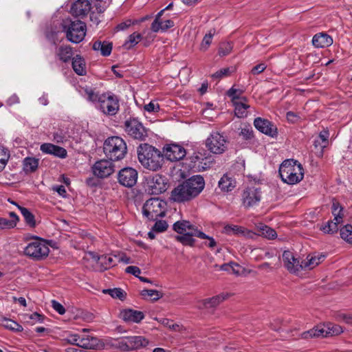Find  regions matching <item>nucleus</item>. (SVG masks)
Here are the masks:
<instances>
[{
    "mask_svg": "<svg viewBox=\"0 0 352 352\" xmlns=\"http://www.w3.org/2000/svg\"><path fill=\"white\" fill-rule=\"evenodd\" d=\"M138 155L140 164L150 170L156 171L163 164L164 155L150 144H140L138 148Z\"/></svg>",
    "mask_w": 352,
    "mask_h": 352,
    "instance_id": "obj_1",
    "label": "nucleus"
},
{
    "mask_svg": "<svg viewBox=\"0 0 352 352\" xmlns=\"http://www.w3.org/2000/svg\"><path fill=\"white\" fill-rule=\"evenodd\" d=\"M278 172L282 181L289 185L299 183L304 177L302 166L292 159L285 160L280 164Z\"/></svg>",
    "mask_w": 352,
    "mask_h": 352,
    "instance_id": "obj_2",
    "label": "nucleus"
},
{
    "mask_svg": "<svg viewBox=\"0 0 352 352\" xmlns=\"http://www.w3.org/2000/svg\"><path fill=\"white\" fill-rule=\"evenodd\" d=\"M103 151L109 160L119 161L122 160L126 154V144L118 136L110 137L104 141Z\"/></svg>",
    "mask_w": 352,
    "mask_h": 352,
    "instance_id": "obj_3",
    "label": "nucleus"
},
{
    "mask_svg": "<svg viewBox=\"0 0 352 352\" xmlns=\"http://www.w3.org/2000/svg\"><path fill=\"white\" fill-rule=\"evenodd\" d=\"M62 30L65 33L67 39L73 43H79L86 35L87 26L81 21H72L70 19L63 20L61 23Z\"/></svg>",
    "mask_w": 352,
    "mask_h": 352,
    "instance_id": "obj_4",
    "label": "nucleus"
},
{
    "mask_svg": "<svg viewBox=\"0 0 352 352\" xmlns=\"http://www.w3.org/2000/svg\"><path fill=\"white\" fill-rule=\"evenodd\" d=\"M166 202L160 198H151L143 205L142 214L148 220L154 221L165 216Z\"/></svg>",
    "mask_w": 352,
    "mask_h": 352,
    "instance_id": "obj_5",
    "label": "nucleus"
},
{
    "mask_svg": "<svg viewBox=\"0 0 352 352\" xmlns=\"http://www.w3.org/2000/svg\"><path fill=\"white\" fill-rule=\"evenodd\" d=\"M96 107L104 114L114 116L119 111V99L117 96L111 92L102 94Z\"/></svg>",
    "mask_w": 352,
    "mask_h": 352,
    "instance_id": "obj_6",
    "label": "nucleus"
},
{
    "mask_svg": "<svg viewBox=\"0 0 352 352\" xmlns=\"http://www.w3.org/2000/svg\"><path fill=\"white\" fill-rule=\"evenodd\" d=\"M50 252V248L46 241L42 239H37L28 243L24 250L25 255L40 261L45 258Z\"/></svg>",
    "mask_w": 352,
    "mask_h": 352,
    "instance_id": "obj_7",
    "label": "nucleus"
},
{
    "mask_svg": "<svg viewBox=\"0 0 352 352\" xmlns=\"http://www.w3.org/2000/svg\"><path fill=\"white\" fill-rule=\"evenodd\" d=\"M149 340L142 336H127L118 340L117 346L124 351L139 350L146 347Z\"/></svg>",
    "mask_w": 352,
    "mask_h": 352,
    "instance_id": "obj_8",
    "label": "nucleus"
},
{
    "mask_svg": "<svg viewBox=\"0 0 352 352\" xmlns=\"http://www.w3.org/2000/svg\"><path fill=\"white\" fill-rule=\"evenodd\" d=\"M262 192L260 187L250 186L241 193V204L245 208H250L258 205L261 200Z\"/></svg>",
    "mask_w": 352,
    "mask_h": 352,
    "instance_id": "obj_9",
    "label": "nucleus"
},
{
    "mask_svg": "<svg viewBox=\"0 0 352 352\" xmlns=\"http://www.w3.org/2000/svg\"><path fill=\"white\" fill-rule=\"evenodd\" d=\"M227 140L217 131L212 132L206 141V147L214 154H221L227 149Z\"/></svg>",
    "mask_w": 352,
    "mask_h": 352,
    "instance_id": "obj_10",
    "label": "nucleus"
},
{
    "mask_svg": "<svg viewBox=\"0 0 352 352\" xmlns=\"http://www.w3.org/2000/svg\"><path fill=\"white\" fill-rule=\"evenodd\" d=\"M93 7L89 0H78L72 6L70 12L75 16L84 17L91 12L90 19L98 24L100 19L96 16L95 10L91 11Z\"/></svg>",
    "mask_w": 352,
    "mask_h": 352,
    "instance_id": "obj_11",
    "label": "nucleus"
},
{
    "mask_svg": "<svg viewBox=\"0 0 352 352\" xmlns=\"http://www.w3.org/2000/svg\"><path fill=\"white\" fill-rule=\"evenodd\" d=\"M125 131L134 139L143 140L147 133L143 124L136 118H130L124 122Z\"/></svg>",
    "mask_w": 352,
    "mask_h": 352,
    "instance_id": "obj_12",
    "label": "nucleus"
},
{
    "mask_svg": "<svg viewBox=\"0 0 352 352\" xmlns=\"http://www.w3.org/2000/svg\"><path fill=\"white\" fill-rule=\"evenodd\" d=\"M114 167L111 160H101L94 164L92 170L95 176L104 178L110 176L114 172Z\"/></svg>",
    "mask_w": 352,
    "mask_h": 352,
    "instance_id": "obj_13",
    "label": "nucleus"
},
{
    "mask_svg": "<svg viewBox=\"0 0 352 352\" xmlns=\"http://www.w3.org/2000/svg\"><path fill=\"white\" fill-rule=\"evenodd\" d=\"M118 179L122 186L131 188L137 182L138 172L131 167L124 168L119 171Z\"/></svg>",
    "mask_w": 352,
    "mask_h": 352,
    "instance_id": "obj_14",
    "label": "nucleus"
},
{
    "mask_svg": "<svg viewBox=\"0 0 352 352\" xmlns=\"http://www.w3.org/2000/svg\"><path fill=\"white\" fill-rule=\"evenodd\" d=\"M192 198L196 197L204 189L205 182L201 175H195L183 182Z\"/></svg>",
    "mask_w": 352,
    "mask_h": 352,
    "instance_id": "obj_15",
    "label": "nucleus"
},
{
    "mask_svg": "<svg viewBox=\"0 0 352 352\" xmlns=\"http://www.w3.org/2000/svg\"><path fill=\"white\" fill-rule=\"evenodd\" d=\"M163 153L164 156L171 162L182 160L186 154L185 148L177 144L166 145L164 148Z\"/></svg>",
    "mask_w": 352,
    "mask_h": 352,
    "instance_id": "obj_16",
    "label": "nucleus"
},
{
    "mask_svg": "<svg viewBox=\"0 0 352 352\" xmlns=\"http://www.w3.org/2000/svg\"><path fill=\"white\" fill-rule=\"evenodd\" d=\"M284 267L292 274H297L300 271V262L295 254L289 250L284 251L282 254Z\"/></svg>",
    "mask_w": 352,
    "mask_h": 352,
    "instance_id": "obj_17",
    "label": "nucleus"
},
{
    "mask_svg": "<svg viewBox=\"0 0 352 352\" xmlns=\"http://www.w3.org/2000/svg\"><path fill=\"white\" fill-rule=\"evenodd\" d=\"M148 188L151 194L159 195L167 189V183L164 177L156 174L148 181Z\"/></svg>",
    "mask_w": 352,
    "mask_h": 352,
    "instance_id": "obj_18",
    "label": "nucleus"
},
{
    "mask_svg": "<svg viewBox=\"0 0 352 352\" xmlns=\"http://www.w3.org/2000/svg\"><path fill=\"white\" fill-rule=\"evenodd\" d=\"M79 346L85 349H103L104 344L98 338L89 335H81Z\"/></svg>",
    "mask_w": 352,
    "mask_h": 352,
    "instance_id": "obj_19",
    "label": "nucleus"
},
{
    "mask_svg": "<svg viewBox=\"0 0 352 352\" xmlns=\"http://www.w3.org/2000/svg\"><path fill=\"white\" fill-rule=\"evenodd\" d=\"M254 125L256 129L265 135L271 137H274L277 135L276 127L267 120L256 118L254 119Z\"/></svg>",
    "mask_w": 352,
    "mask_h": 352,
    "instance_id": "obj_20",
    "label": "nucleus"
},
{
    "mask_svg": "<svg viewBox=\"0 0 352 352\" xmlns=\"http://www.w3.org/2000/svg\"><path fill=\"white\" fill-rule=\"evenodd\" d=\"M324 259V255L319 254H309L305 259L300 262L301 270H311L321 263Z\"/></svg>",
    "mask_w": 352,
    "mask_h": 352,
    "instance_id": "obj_21",
    "label": "nucleus"
},
{
    "mask_svg": "<svg viewBox=\"0 0 352 352\" xmlns=\"http://www.w3.org/2000/svg\"><path fill=\"white\" fill-rule=\"evenodd\" d=\"M120 317L125 322L138 323L144 319V314L142 311L128 309L121 311Z\"/></svg>",
    "mask_w": 352,
    "mask_h": 352,
    "instance_id": "obj_22",
    "label": "nucleus"
},
{
    "mask_svg": "<svg viewBox=\"0 0 352 352\" xmlns=\"http://www.w3.org/2000/svg\"><path fill=\"white\" fill-rule=\"evenodd\" d=\"M41 151L43 153L53 155L60 158H65L67 157V151L60 146L54 145L51 143H44L41 145Z\"/></svg>",
    "mask_w": 352,
    "mask_h": 352,
    "instance_id": "obj_23",
    "label": "nucleus"
},
{
    "mask_svg": "<svg viewBox=\"0 0 352 352\" xmlns=\"http://www.w3.org/2000/svg\"><path fill=\"white\" fill-rule=\"evenodd\" d=\"M227 298V294H221L212 298H206L199 301V305H197V307L199 309L214 308L218 306L223 301H224Z\"/></svg>",
    "mask_w": 352,
    "mask_h": 352,
    "instance_id": "obj_24",
    "label": "nucleus"
},
{
    "mask_svg": "<svg viewBox=\"0 0 352 352\" xmlns=\"http://www.w3.org/2000/svg\"><path fill=\"white\" fill-rule=\"evenodd\" d=\"M181 234L182 235L176 237L177 240L185 245L190 246H193L195 244V240L193 239V236H197L198 238H204L206 236V234L200 230L190 231V232H186Z\"/></svg>",
    "mask_w": 352,
    "mask_h": 352,
    "instance_id": "obj_25",
    "label": "nucleus"
},
{
    "mask_svg": "<svg viewBox=\"0 0 352 352\" xmlns=\"http://www.w3.org/2000/svg\"><path fill=\"white\" fill-rule=\"evenodd\" d=\"M171 199L174 201L184 202L192 199L191 195L186 190V186L182 183L176 187L171 192Z\"/></svg>",
    "mask_w": 352,
    "mask_h": 352,
    "instance_id": "obj_26",
    "label": "nucleus"
},
{
    "mask_svg": "<svg viewBox=\"0 0 352 352\" xmlns=\"http://www.w3.org/2000/svg\"><path fill=\"white\" fill-rule=\"evenodd\" d=\"M312 43L316 47H327L332 45L333 38L327 34L321 32L314 36Z\"/></svg>",
    "mask_w": 352,
    "mask_h": 352,
    "instance_id": "obj_27",
    "label": "nucleus"
},
{
    "mask_svg": "<svg viewBox=\"0 0 352 352\" xmlns=\"http://www.w3.org/2000/svg\"><path fill=\"white\" fill-rule=\"evenodd\" d=\"M301 338L302 339H309L313 338H326L327 337L326 328L324 324L323 325H318L314 328L305 331L300 335Z\"/></svg>",
    "mask_w": 352,
    "mask_h": 352,
    "instance_id": "obj_28",
    "label": "nucleus"
},
{
    "mask_svg": "<svg viewBox=\"0 0 352 352\" xmlns=\"http://www.w3.org/2000/svg\"><path fill=\"white\" fill-rule=\"evenodd\" d=\"M79 91L81 96L86 100L96 104V106L98 104L101 94H99L98 92L96 91L95 89L89 86H85L80 87Z\"/></svg>",
    "mask_w": 352,
    "mask_h": 352,
    "instance_id": "obj_29",
    "label": "nucleus"
},
{
    "mask_svg": "<svg viewBox=\"0 0 352 352\" xmlns=\"http://www.w3.org/2000/svg\"><path fill=\"white\" fill-rule=\"evenodd\" d=\"M173 230L179 234H185L190 231L198 230V228L186 220L178 221L173 224Z\"/></svg>",
    "mask_w": 352,
    "mask_h": 352,
    "instance_id": "obj_30",
    "label": "nucleus"
},
{
    "mask_svg": "<svg viewBox=\"0 0 352 352\" xmlns=\"http://www.w3.org/2000/svg\"><path fill=\"white\" fill-rule=\"evenodd\" d=\"M56 55L63 63L68 62L73 56L72 48L69 45H62L56 48Z\"/></svg>",
    "mask_w": 352,
    "mask_h": 352,
    "instance_id": "obj_31",
    "label": "nucleus"
},
{
    "mask_svg": "<svg viewBox=\"0 0 352 352\" xmlns=\"http://www.w3.org/2000/svg\"><path fill=\"white\" fill-rule=\"evenodd\" d=\"M223 233L228 235L246 236L252 234L250 231H248L243 227L236 225H226L223 227Z\"/></svg>",
    "mask_w": 352,
    "mask_h": 352,
    "instance_id": "obj_32",
    "label": "nucleus"
},
{
    "mask_svg": "<svg viewBox=\"0 0 352 352\" xmlns=\"http://www.w3.org/2000/svg\"><path fill=\"white\" fill-rule=\"evenodd\" d=\"M247 102V98H243L242 100L232 102L234 106V112L237 117L244 118L247 116V109L250 108V105Z\"/></svg>",
    "mask_w": 352,
    "mask_h": 352,
    "instance_id": "obj_33",
    "label": "nucleus"
},
{
    "mask_svg": "<svg viewBox=\"0 0 352 352\" xmlns=\"http://www.w3.org/2000/svg\"><path fill=\"white\" fill-rule=\"evenodd\" d=\"M93 49L95 51H100L104 56H108L112 51V43L108 41H96L93 44Z\"/></svg>",
    "mask_w": 352,
    "mask_h": 352,
    "instance_id": "obj_34",
    "label": "nucleus"
},
{
    "mask_svg": "<svg viewBox=\"0 0 352 352\" xmlns=\"http://www.w3.org/2000/svg\"><path fill=\"white\" fill-rule=\"evenodd\" d=\"M174 25V23L173 21L170 19H167L165 21L160 20L157 21V19H155L151 24V30L155 32H165L170 28H172Z\"/></svg>",
    "mask_w": 352,
    "mask_h": 352,
    "instance_id": "obj_35",
    "label": "nucleus"
},
{
    "mask_svg": "<svg viewBox=\"0 0 352 352\" xmlns=\"http://www.w3.org/2000/svg\"><path fill=\"white\" fill-rule=\"evenodd\" d=\"M72 67L74 72L80 76L86 74L85 60L79 55H76L72 59Z\"/></svg>",
    "mask_w": 352,
    "mask_h": 352,
    "instance_id": "obj_36",
    "label": "nucleus"
},
{
    "mask_svg": "<svg viewBox=\"0 0 352 352\" xmlns=\"http://www.w3.org/2000/svg\"><path fill=\"white\" fill-rule=\"evenodd\" d=\"M117 256L104 254L98 257V263L102 269L107 270L116 265Z\"/></svg>",
    "mask_w": 352,
    "mask_h": 352,
    "instance_id": "obj_37",
    "label": "nucleus"
},
{
    "mask_svg": "<svg viewBox=\"0 0 352 352\" xmlns=\"http://www.w3.org/2000/svg\"><path fill=\"white\" fill-rule=\"evenodd\" d=\"M219 187L223 191H231L235 187V181L228 175H224L219 181Z\"/></svg>",
    "mask_w": 352,
    "mask_h": 352,
    "instance_id": "obj_38",
    "label": "nucleus"
},
{
    "mask_svg": "<svg viewBox=\"0 0 352 352\" xmlns=\"http://www.w3.org/2000/svg\"><path fill=\"white\" fill-rule=\"evenodd\" d=\"M13 204H15L19 208V210L21 211V214L24 217V219L28 225H29L30 227H35L36 226V221L34 219V216L33 214L26 208L21 207L19 205H17L15 202H12Z\"/></svg>",
    "mask_w": 352,
    "mask_h": 352,
    "instance_id": "obj_39",
    "label": "nucleus"
},
{
    "mask_svg": "<svg viewBox=\"0 0 352 352\" xmlns=\"http://www.w3.org/2000/svg\"><path fill=\"white\" fill-rule=\"evenodd\" d=\"M0 322L5 328L15 332H21L23 329V327L16 322L4 317L0 320Z\"/></svg>",
    "mask_w": 352,
    "mask_h": 352,
    "instance_id": "obj_40",
    "label": "nucleus"
},
{
    "mask_svg": "<svg viewBox=\"0 0 352 352\" xmlns=\"http://www.w3.org/2000/svg\"><path fill=\"white\" fill-rule=\"evenodd\" d=\"M332 214L333 220L337 222H343L344 217V208L340 206L338 202L333 201L331 207Z\"/></svg>",
    "mask_w": 352,
    "mask_h": 352,
    "instance_id": "obj_41",
    "label": "nucleus"
},
{
    "mask_svg": "<svg viewBox=\"0 0 352 352\" xmlns=\"http://www.w3.org/2000/svg\"><path fill=\"white\" fill-rule=\"evenodd\" d=\"M258 234L268 239H273L276 236V232L267 226L260 224L257 226Z\"/></svg>",
    "mask_w": 352,
    "mask_h": 352,
    "instance_id": "obj_42",
    "label": "nucleus"
},
{
    "mask_svg": "<svg viewBox=\"0 0 352 352\" xmlns=\"http://www.w3.org/2000/svg\"><path fill=\"white\" fill-rule=\"evenodd\" d=\"M142 39V35L140 33L134 32L131 34L124 42L123 47L129 50L137 45Z\"/></svg>",
    "mask_w": 352,
    "mask_h": 352,
    "instance_id": "obj_43",
    "label": "nucleus"
},
{
    "mask_svg": "<svg viewBox=\"0 0 352 352\" xmlns=\"http://www.w3.org/2000/svg\"><path fill=\"white\" fill-rule=\"evenodd\" d=\"M38 166V160L34 157H26L23 161L24 170L26 172H34Z\"/></svg>",
    "mask_w": 352,
    "mask_h": 352,
    "instance_id": "obj_44",
    "label": "nucleus"
},
{
    "mask_svg": "<svg viewBox=\"0 0 352 352\" xmlns=\"http://www.w3.org/2000/svg\"><path fill=\"white\" fill-rule=\"evenodd\" d=\"M341 238L346 242L352 244V225L347 224L340 230Z\"/></svg>",
    "mask_w": 352,
    "mask_h": 352,
    "instance_id": "obj_45",
    "label": "nucleus"
},
{
    "mask_svg": "<svg viewBox=\"0 0 352 352\" xmlns=\"http://www.w3.org/2000/svg\"><path fill=\"white\" fill-rule=\"evenodd\" d=\"M103 293L110 295L113 298H118L121 300H124L126 296V294L121 288L104 289Z\"/></svg>",
    "mask_w": 352,
    "mask_h": 352,
    "instance_id": "obj_46",
    "label": "nucleus"
},
{
    "mask_svg": "<svg viewBox=\"0 0 352 352\" xmlns=\"http://www.w3.org/2000/svg\"><path fill=\"white\" fill-rule=\"evenodd\" d=\"M340 222H337L336 221L330 220L328 221L322 227V230L327 234H333L338 231V225L341 224Z\"/></svg>",
    "mask_w": 352,
    "mask_h": 352,
    "instance_id": "obj_47",
    "label": "nucleus"
},
{
    "mask_svg": "<svg viewBox=\"0 0 352 352\" xmlns=\"http://www.w3.org/2000/svg\"><path fill=\"white\" fill-rule=\"evenodd\" d=\"M244 91L241 89H236L234 87L230 88L228 91V96L231 98L232 102H236L239 100H242L243 98H244V96H242V94H243Z\"/></svg>",
    "mask_w": 352,
    "mask_h": 352,
    "instance_id": "obj_48",
    "label": "nucleus"
},
{
    "mask_svg": "<svg viewBox=\"0 0 352 352\" xmlns=\"http://www.w3.org/2000/svg\"><path fill=\"white\" fill-rule=\"evenodd\" d=\"M324 327L326 328L327 337L337 336L343 332L342 327L338 324L328 323L324 324Z\"/></svg>",
    "mask_w": 352,
    "mask_h": 352,
    "instance_id": "obj_49",
    "label": "nucleus"
},
{
    "mask_svg": "<svg viewBox=\"0 0 352 352\" xmlns=\"http://www.w3.org/2000/svg\"><path fill=\"white\" fill-rule=\"evenodd\" d=\"M91 2V6L93 9L95 8V12L97 14H101L104 12L107 7L106 1L104 0H89Z\"/></svg>",
    "mask_w": 352,
    "mask_h": 352,
    "instance_id": "obj_50",
    "label": "nucleus"
},
{
    "mask_svg": "<svg viewBox=\"0 0 352 352\" xmlns=\"http://www.w3.org/2000/svg\"><path fill=\"white\" fill-rule=\"evenodd\" d=\"M329 138V133L327 130L322 131L318 137V139L315 140L316 146L319 144L320 147L325 148L328 144V140Z\"/></svg>",
    "mask_w": 352,
    "mask_h": 352,
    "instance_id": "obj_51",
    "label": "nucleus"
},
{
    "mask_svg": "<svg viewBox=\"0 0 352 352\" xmlns=\"http://www.w3.org/2000/svg\"><path fill=\"white\" fill-rule=\"evenodd\" d=\"M24 320L30 324H34V323L39 322H43V316L37 312H34L32 314H25L23 315Z\"/></svg>",
    "mask_w": 352,
    "mask_h": 352,
    "instance_id": "obj_52",
    "label": "nucleus"
},
{
    "mask_svg": "<svg viewBox=\"0 0 352 352\" xmlns=\"http://www.w3.org/2000/svg\"><path fill=\"white\" fill-rule=\"evenodd\" d=\"M141 295L151 297L153 301H157L163 296L160 292L155 289H144L141 292Z\"/></svg>",
    "mask_w": 352,
    "mask_h": 352,
    "instance_id": "obj_53",
    "label": "nucleus"
},
{
    "mask_svg": "<svg viewBox=\"0 0 352 352\" xmlns=\"http://www.w3.org/2000/svg\"><path fill=\"white\" fill-rule=\"evenodd\" d=\"M232 44L230 42L221 43L219 48V55L221 56L228 55L232 52Z\"/></svg>",
    "mask_w": 352,
    "mask_h": 352,
    "instance_id": "obj_54",
    "label": "nucleus"
},
{
    "mask_svg": "<svg viewBox=\"0 0 352 352\" xmlns=\"http://www.w3.org/2000/svg\"><path fill=\"white\" fill-rule=\"evenodd\" d=\"M221 270L229 271L231 270L232 272L236 275L241 274L243 268L237 263H232L230 265H223L221 266Z\"/></svg>",
    "mask_w": 352,
    "mask_h": 352,
    "instance_id": "obj_55",
    "label": "nucleus"
},
{
    "mask_svg": "<svg viewBox=\"0 0 352 352\" xmlns=\"http://www.w3.org/2000/svg\"><path fill=\"white\" fill-rule=\"evenodd\" d=\"M212 37H213V34H212L210 32L204 36V37L201 41V45H200V50L201 51L205 52L208 50V48L209 47L210 45L212 43Z\"/></svg>",
    "mask_w": 352,
    "mask_h": 352,
    "instance_id": "obj_56",
    "label": "nucleus"
},
{
    "mask_svg": "<svg viewBox=\"0 0 352 352\" xmlns=\"http://www.w3.org/2000/svg\"><path fill=\"white\" fill-rule=\"evenodd\" d=\"M15 227V221H10L6 218L0 217V228H12Z\"/></svg>",
    "mask_w": 352,
    "mask_h": 352,
    "instance_id": "obj_57",
    "label": "nucleus"
},
{
    "mask_svg": "<svg viewBox=\"0 0 352 352\" xmlns=\"http://www.w3.org/2000/svg\"><path fill=\"white\" fill-rule=\"evenodd\" d=\"M168 228V225L165 221H157L153 226V230L162 232L165 231Z\"/></svg>",
    "mask_w": 352,
    "mask_h": 352,
    "instance_id": "obj_58",
    "label": "nucleus"
},
{
    "mask_svg": "<svg viewBox=\"0 0 352 352\" xmlns=\"http://www.w3.org/2000/svg\"><path fill=\"white\" fill-rule=\"evenodd\" d=\"M144 108L145 111L149 113L157 112L160 110V105L158 103L151 101L148 104H145Z\"/></svg>",
    "mask_w": 352,
    "mask_h": 352,
    "instance_id": "obj_59",
    "label": "nucleus"
},
{
    "mask_svg": "<svg viewBox=\"0 0 352 352\" xmlns=\"http://www.w3.org/2000/svg\"><path fill=\"white\" fill-rule=\"evenodd\" d=\"M52 307L59 314L63 315L65 313V309L64 307L60 303H59L58 302H57L54 300H52Z\"/></svg>",
    "mask_w": 352,
    "mask_h": 352,
    "instance_id": "obj_60",
    "label": "nucleus"
},
{
    "mask_svg": "<svg viewBox=\"0 0 352 352\" xmlns=\"http://www.w3.org/2000/svg\"><path fill=\"white\" fill-rule=\"evenodd\" d=\"M125 272L128 274H131L136 277H139V275L141 273V270L138 267L133 266V265L128 266L126 268Z\"/></svg>",
    "mask_w": 352,
    "mask_h": 352,
    "instance_id": "obj_61",
    "label": "nucleus"
},
{
    "mask_svg": "<svg viewBox=\"0 0 352 352\" xmlns=\"http://www.w3.org/2000/svg\"><path fill=\"white\" fill-rule=\"evenodd\" d=\"M266 67L265 63L258 64L252 69L251 72L253 75L261 74L266 69Z\"/></svg>",
    "mask_w": 352,
    "mask_h": 352,
    "instance_id": "obj_62",
    "label": "nucleus"
},
{
    "mask_svg": "<svg viewBox=\"0 0 352 352\" xmlns=\"http://www.w3.org/2000/svg\"><path fill=\"white\" fill-rule=\"evenodd\" d=\"M81 335L80 334H72L70 335L67 339L68 342H69L72 344L76 345L79 346V341L80 340Z\"/></svg>",
    "mask_w": 352,
    "mask_h": 352,
    "instance_id": "obj_63",
    "label": "nucleus"
},
{
    "mask_svg": "<svg viewBox=\"0 0 352 352\" xmlns=\"http://www.w3.org/2000/svg\"><path fill=\"white\" fill-rule=\"evenodd\" d=\"M9 153L0 155V172L4 169L9 159Z\"/></svg>",
    "mask_w": 352,
    "mask_h": 352,
    "instance_id": "obj_64",
    "label": "nucleus"
}]
</instances>
